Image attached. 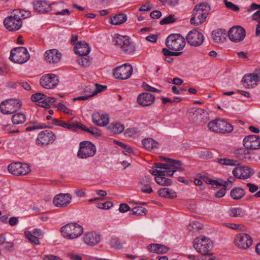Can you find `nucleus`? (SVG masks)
I'll return each mask as SVG.
<instances>
[{
  "mask_svg": "<svg viewBox=\"0 0 260 260\" xmlns=\"http://www.w3.org/2000/svg\"><path fill=\"white\" fill-rule=\"evenodd\" d=\"M30 14V11L19 9H14L11 15L4 19V25L9 31L17 30L22 26V20L28 18Z\"/></svg>",
  "mask_w": 260,
  "mask_h": 260,
  "instance_id": "f257e3e1",
  "label": "nucleus"
},
{
  "mask_svg": "<svg viewBox=\"0 0 260 260\" xmlns=\"http://www.w3.org/2000/svg\"><path fill=\"white\" fill-rule=\"evenodd\" d=\"M217 162L221 165L235 166L232 174L235 177L240 179H246L254 174V171L251 168L246 166H240L238 160L233 159L219 158Z\"/></svg>",
  "mask_w": 260,
  "mask_h": 260,
  "instance_id": "f03ea898",
  "label": "nucleus"
},
{
  "mask_svg": "<svg viewBox=\"0 0 260 260\" xmlns=\"http://www.w3.org/2000/svg\"><path fill=\"white\" fill-rule=\"evenodd\" d=\"M211 10L210 5L207 3L197 5L193 10L190 22L192 25L198 26L204 22Z\"/></svg>",
  "mask_w": 260,
  "mask_h": 260,
  "instance_id": "7ed1b4c3",
  "label": "nucleus"
},
{
  "mask_svg": "<svg viewBox=\"0 0 260 260\" xmlns=\"http://www.w3.org/2000/svg\"><path fill=\"white\" fill-rule=\"evenodd\" d=\"M62 236L67 239L73 240L80 236L83 233V228L75 222L68 223L60 229Z\"/></svg>",
  "mask_w": 260,
  "mask_h": 260,
  "instance_id": "20e7f679",
  "label": "nucleus"
},
{
  "mask_svg": "<svg viewBox=\"0 0 260 260\" xmlns=\"http://www.w3.org/2000/svg\"><path fill=\"white\" fill-rule=\"evenodd\" d=\"M208 127L214 133L226 134L233 131V126L224 119H216L209 122Z\"/></svg>",
  "mask_w": 260,
  "mask_h": 260,
  "instance_id": "39448f33",
  "label": "nucleus"
},
{
  "mask_svg": "<svg viewBox=\"0 0 260 260\" xmlns=\"http://www.w3.org/2000/svg\"><path fill=\"white\" fill-rule=\"evenodd\" d=\"M194 248L202 255H211L210 250L213 247L211 240L206 237L196 238L193 244Z\"/></svg>",
  "mask_w": 260,
  "mask_h": 260,
  "instance_id": "423d86ee",
  "label": "nucleus"
},
{
  "mask_svg": "<svg viewBox=\"0 0 260 260\" xmlns=\"http://www.w3.org/2000/svg\"><path fill=\"white\" fill-rule=\"evenodd\" d=\"M96 153L95 146L90 141H83L80 143L77 156L81 159L92 157Z\"/></svg>",
  "mask_w": 260,
  "mask_h": 260,
  "instance_id": "0eeeda50",
  "label": "nucleus"
},
{
  "mask_svg": "<svg viewBox=\"0 0 260 260\" xmlns=\"http://www.w3.org/2000/svg\"><path fill=\"white\" fill-rule=\"evenodd\" d=\"M21 106V103L18 99H10L1 103L0 110L3 114H11L19 110Z\"/></svg>",
  "mask_w": 260,
  "mask_h": 260,
  "instance_id": "6e6552de",
  "label": "nucleus"
},
{
  "mask_svg": "<svg viewBox=\"0 0 260 260\" xmlns=\"http://www.w3.org/2000/svg\"><path fill=\"white\" fill-rule=\"evenodd\" d=\"M168 49H183L186 45L185 39L180 34H172L166 40Z\"/></svg>",
  "mask_w": 260,
  "mask_h": 260,
  "instance_id": "1a4fd4ad",
  "label": "nucleus"
},
{
  "mask_svg": "<svg viewBox=\"0 0 260 260\" xmlns=\"http://www.w3.org/2000/svg\"><path fill=\"white\" fill-rule=\"evenodd\" d=\"M132 73V66L129 63H125L115 68L113 70V75L116 79L126 80L131 76Z\"/></svg>",
  "mask_w": 260,
  "mask_h": 260,
  "instance_id": "9d476101",
  "label": "nucleus"
},
{
  "mask_svg": "<svg viewBox=\"0 0 260 260\" xmlns=\"http://www.w3.org/2000/svg\"><path fill=\"white\" fill-rule=\"evenodd\" d=\"M56 139L54 133L50 130H45L40 132L36 139L39 145L47 146L52 144Z\"/></svg>",
  "mask_w": 260,
  "mask_h": 260,
  "instance_id": "9b49d317",
  "label": "nucleus"
},
{
  "mask_svg": "<svg viewBox=\"0 0 260 260\" xmlns=\"http://www.w3.org/2000/svg\"><path fill=\"white\" fill-rule=\"evenodd\" d=\"M8 169L10 173L16 176L25 175L30 171V167L28 164L19 162L11 163L8 166Z\"/></svg>",
  "mask_w": 260,
  "mask_h": 260,
  "instance_id": "f8f14e48",
  "label": "nucleus"
},
{
  "mask_svg": "<svg viewBox=\"0 0 260 260\" xmlns=\"http://www.w3.org/2000/svg\"><path fill=\"white\" fill-rule=\"evenodd\" d=\"M57 76L54 74H47L42 76L40 79L41 86L46 89H53L58 84Z\"/></svg>",
  "mask_w": 260,
  "mask_h": 260,
  "instance_id": "ddd939ff",
  "label": "nucleus"
},
{
  "mask_svg": "<svg viewBox=\"0 0 260 260\" xmlns=\"http://www.w3.org/2000/svg\"><path fill=\"white\" fill-rule=\"evenodd\" d=\"M30 58L28 50H11L10 59L14 63L22 64Z\"/></svg>",
  "mask_w": 260,
  "mask_h": 260,
  "instance_id": "4468645a",
  "label": "nucleus"
},
{
  "mask_svg": "<svg viewBox=\"0 0 260 260\" xmlns=\"http://www.w3.org/2000/svg\"><path fill=\"white\" fill-rule=\"evenodd\" d=\"M245 36V29L238 25L232 27L228 31L229 38L233 42H240L243 41Z\"/></svg>",
  "mask_w": 260,
  "mask_h": 260,
  "instance_id": "2eb2a0df",
  "label": "nucleus"
},
{
  "mask_svg": "<svg viewBox=\"0 0 260 260\" xmlns=\"http://www.w3.org/2000/svg\"><path fill=\"white\" fill-rule=\"evenodd\" d=\"M186 40L190 45L193 47H199L203 44L204 38L201 32L194 29L188 33L186 37Z\"/></svg>",
  "mask_w": 260,
  "mask_h": 260,
  "instance_id": "dca6fc26",
  "label": "nucleus"
},
{
  "mask_svg": "<svg viewBox=\"0 0 260 260\" xmlns=\"http://www.w3.org/2000/svg\"><path fill=\"white\" fill-rule=\"evenodd\" d=\"M234 241L236 245L244 249L248 248L252 244V239L249 235L245 233L237 234Z\"/></svg>",
  "mask_w": 260,
  "mask_h": 260,
  "instance_id": "f3484780",
  "label": "nucleus"
},
{
  "mask_svg": "<svg viewBox=\"0 0 260 260\" xmlns=\"http://www.w3.org/2000/svg\"><path fill=\"white\" fill-rule=\"evenodd\" d=\"M155 100L154 94L144 92L140 93L137 99L139 105L142 107H148L152 105Z\"/></svg>",
  "mask_w": 260,
  "mask_h": 260,
  "instance_id": "a211bd4d",
  "label": "nucleus"
},
{
  "mask_svg": "<svg viewBox=\"0 0 260 260\" xmlns=\"http://www.w3.org/2000/svg\"><path fill=\"white\" fill-rule=\"evenodd\" d=\"M72 196L70 193H59L53 199V204L56 207L63 208L71 202Z\"/></svg>",
  "mask_w": 260,
  "mask_h": 260,
  "instance_id": "6ab92c4d",
  "label": "nucleus"
},
{
  "mask_svg": "<svg viewBox=\"0 0 260 260\" xmlns=\"http://www.w3.org/2000/svg\"><path fill=\"white\" fill-rule=\"evenodd\" d=\"M163 160L166 161V163L161 162H155L153 167L158 169H162L164 170L172 169L171 167H175L178 168L180 165V161L175 160L165 157H162Z\"/></svg>",
  "mask_w": 260,
  "mask_h": 260,
  "instance_id": "aec40b11",
  "label": "nucleus"
},
{
  "mask_svg": "<svg viewBox=\"0 0 260 260\" xmlns=\"http://www.w3.org/2000/svg\"><path fill=\"white\" fill-rule=\"evenodd\" d=\"M74 50L76 54L81 56L77 60L78 63L82 67H88L90 64L91 60L87 55L89 54L91 50H86L85 52L83 50Z\"/></svg>",
  "mask_w": 260,
  "mask_h": 260,
  "instance_id": "412c9836",
  "label": "nucleus"
},
{
  "mask_svg": "<svg viewBox=\"0 0 260 260\" xmlns=\"http://www.w3.org/2000/svg\"><path fill=\"white\" fill-rule=\"evenodd\" d=\"M115 45L120 48H127L131 46L132 42L130 38L126 36L116 34L113 39Z\"/></svg>",
  "mask_w": 260,
  "mask_h": 260,
  "instance_id": "4be33fe9",
  "label": "nucleus"
},
{
  "mask_svg": "<svg viewBox=\"0 0 260 260\" xmlns=\"http://www.w3.org/2000/svg\"><path fill=\"white\" fill-rule=\"evenodd\" d=\"M57 3H53L51 4H48L46 1H39L34 2L33 3L34 10L40 13H44L50 11L52 6Z\"/></svg>",
  "mask_w": 260,
  "mask_h": 260,
  "instance_id": "5701e85b",
  "label": "nucleus"
},
{
  "mask_svg": "<svg viewBox=\"0 0 260 260\" xmlns=\"http://www.w3.org/2000/svg\"><path fill=\"white\" fill-rule=\"evenodd\" d=\"M101 239V235L94 232L87 233L83 237L84 242L91 246L98 244Z\"/></svg>",
  "mask_w": 260,
  "mask_h": 260,
  "instance_id": "b1692460",
  "label": "nucleus"
},
{
  "mask_svg": "<svg viewBox=\"0 0 260 260\" xmlns=\"http://www.w3.org/2000/svg\"><path fill=\"white\" fill-rule=\"evenodd\" d=\"M92 119L93 122L100 126H104L109 123V116L108 114H102L99 112H96L92 114Z\"/></svg>",
  "mask_w": 260,
  "mask_h": 260,
  "instance_id": "393cba45",
  "label": "nucleus"
},
{
  "mask_svg": "<svg viewBox=\"0 0 260 260\" xmlns=\"http://www.w3.org/2000/svg\"><path fill=\"white\" fill-rule=\"evenodd\" d=\"M44 56L46 60L49 63H57L60 60L61 54L58 50H47Z\"/></svg>",
  "mask_w": 260,
  "mask_h": 260,
  "instance_id": "a878e982",
  "label": "nucleus"
},
{
  "mask_svg": "<svg viewBox=\"0 0 260 260\" xmlns=\"http://www.w3.org/2000/svg\"><path fill=\"white\" fill-rule=\"evenodd\" d=\"M78 36L76 35H72L71 39V43L74 44L73 49H91V47L89 44L86 42L85 41H78L75 43L78 40Z\"/></svg>",
  "mask_w": 260,
  "mask_h": 260,
  "instance_id": "bb28decb",
  "label": "nucleus"
},
{
  "mask_svg": "<svg viewBox=\"0 0 260 260\" xmlns=\"http://www.w3.org/2000/svg\"><path fill=\"white\" fill-rule=\"evenodd\" d=\"M157 193L161 197L170 199H173L177 197L176 192L169 188H161L158 190Z\"/></svg>",
  "mask_w": 260,
  "mask_h": 260,
  "instance_id": "cd10ccee",
  "label": "nucleus"
},
{
  "mask_svg": "<svg viewBox=\"0 0 260 260\" xmlns=\"http://www.w3.org/2000/svg\"><path fill=\"white\" fill-rule=\"evenodd\" d=\"M107 128L110 133H112L115 134H119L124 131V126L120 122H115L111 123Z\"/></svg>",
  "mask_w": 260,
  "mask_h": 260,
  "instance_id": "c85d7f7f",
  "label": "nucleus"
},
{
  "mask_svg": "<svg viewBox=\"0 0 260 260\" xmlns=\"http://www.w3.org/2000/svg\"><path fill=\"white\" fill-rule=\"evenodd\" d=\"M127 20V16L122 13L116 14L110 18L109 22L113 25H119L125 22Z\"/></svg>",
  "mask_w": 260,
  "mask_h": 260,
  "instance_id": "c756f323",
  "label": "nucleus"
},
{
  "mask_svg": "<svg viewBox=\"0 0 260 260\" xmlns=\"http://www.w3.org/2000/svg\"><path fill=\"white\" fill-rule=\"evenodd\" d=\"M143 147L148 150H152L158 147V142L152 138H145L142 141Z\"/></svg>",
  "mask_w": 260,
  "mask_h": 260,
  "instance_id": "7c9ffc66",
  "label": "nucleus"
},
{
  "mask_svg": "<svg viewBox=\"0 0 260 260\" xmlns=\"http://www.w3.org/2000/svg\"><path fill=\"white\" fill-rule=\"evenodd\" d=\"M242 81L243 85L248 88L252 86L254 82H258L254 73L245 75L243 78Z\"/></svg>",
  "mask_w": 260,
  "mask_h": 260,
  "instance_id": "2f4dec72",
  "label": "nucleus"
},
{
  "mask_svg": "<svg viewBox=\"0 0 260 260\" xmlns=\"http://www.w3.org/2000/svg\"><path fill=\"white\" fill-rule=\"evenodd\" d=\"M231 197L236 200L241 199L245 194L244 189L240 187L233 188L230 192Z\"/></svg>",
  "mask_w": 260,
  "mask_h": 260,
  "instance_id": "473e14b6",
  "label": "nucleus"
},
{
  "mask_svg": "<svg viewBox=\"0 0 260 260\" xmlns=\"http://www.w3.org/2000/svg\"><path fill=\"white\" fill-rule=\"evenodd\" d=\"M56 102V99L53 97L47 96L45 95V97H43V100L40 102V104L38 105L40 107L49 109L50 108V105L54 104Z\"/></svg>",
  "mask_w": 260,
  "mask_h": 260,
  "instance_id": "72a5a7b5",
  "label": "nucleus"
},
{
  "mask_svg": "<svg viewBox=\"0 0 260 260\" xmlns=\"http://www.w3.org/2000/svg\"><path fill=\"white\" fill-rule=\"evenodd\" d=\"M162 53L165 56V60L169 63H171L173 60L172 56H179L182 54V52H174L170 50H162Z\"/></svg>",
  "mask_w": 260,
  "mask_h": 260,
  "instance_id": "f704fd0d",
  "label": "nucleus"
},
{
  "mask_svg": "<svg viewBox=\"0 0 260 260\" xmlns=\"http://www.w3.org/2000/svg\"><path fill=\"white\" fill-rule=\"evenodd\" d=\"M79 129H81L82 130L88 132L95 137L100 136L102 134L101 131L98 128L94 127H90L87 128L81 122H80Z\"/></svg>",
  "mask_w": 260,
  "mask_h": 260,
  "instance_id": "c9c22d12",
  "label": "nucleus"
},
{
  "mask_svg": "<svg viewBox=\"0 0 260 260\" xmlns=\"http://www.w3.org/2000/svg\"><path fill=\"white\" fill-rule=\"evenodd\" d=\"M26 120V116L22 113H17L12 117V121L14 124L23 123Z\"/></svg>",
  "mask_w": 260,
  "mask_h": 260,
  "instance_id": "e433bc0d",
  "label": "nucleus"
},
{
  "mask_svg": "<svg viewBox=\"0 0 260 260\" xmlns=\"http://www.w3.org/2000/svg\"><path fill=\"white\" fill-rule=\"evenodd\" d=\"M246 149L245 148H240L235 150L234 154L237 158L240 160H243L248 157L249 153Z\"/></svg>",
  "mask_w": 260,
  "mask_h": 260,
  "instance_id": "4c0bfd02",
  "label": "nucleus"
},
{
  "mask_svg": "<svg viewBox=\"0 0 260 260\" xmlns=\"http://www.w3.org/2000/svg\"><path fill=\"white\" fill-rule=\"evenodd\" d=\"M204 180L205 182L208 184H211L213 186H220L223 187H226L228 185V183L226 181L222 180L220 182L217 180L212 179L210 178L206 177L204 178Z\"/></svg>",
  "mask_w": 260,
  "mask_h": 260,
  "instance_id": "58836bf2",
  "label": "nucleus"
},
{
  "mask_svg": "<svg viewBox=\"0 0 260 260\" xmlns=\"http://www.w3.org/2000/svg\"><path fill=\"white\" fill-rule=\"evenodd\" d=\"M79 124L80 122L76 121H73V122L70 123L64 121H62L60 126H62L68 129L76 131L78 129H79Z\"/></svg>",
  "mask_w": 260,
  "mask_h": 260,
  "instance_id": "ea45409f",
  "label": "nucleus"
},
{
  "mask_svg": "<svg viewBox=\"0 0 260 260\" xmlns=\"http://www.w3.org/2000/svg\"><path fill=\"white\" fill-rule=\"evenodd\" d=\"M245 211L242 208H231L229 215L232 217H241L244 215Z\"/></svg>",
  "mask_w": 260,
  "mask_h": 260,
  "instance_id": "a19ab883",
  "label": "nucleus"
},
{
  "mask_svg": "<svg viewBox=\"0 0 260 260\" xmlns=\"http://www.w3.org/2000/svg\"><path fill=\"white\" fill-rule=\"evenodd\" d=\"M110 245L112 248L117 249H122L123 247V243L120 242L119 238L116 237L111 238Z\"/></svg>",
  "mask_w": 260,
  "mask_h": 260,
  "instance_id": "79ce46f5",
  "label": "nucleus"
},
{
  "mask_svg": "<svg viewBox=\"0 0 260 260\" xmlns=\"http://www.w3.org/2000/svg\"><path fill=\"white\" fill-rule=\"evenodd\" d=\"M154 180L156 182L161 186H170L172 184V181L170 179L167 178L166 177H162L160 178L159 177H155Z\"/></svg>",
  "mask_w": 260,
  "mask_h": 260,
  "instance_id": "37998d69",
  "label": "nucleus"
},
{
  "mask_svg": "<svg viewBox=\"0 0 260 260\" xmlns=\"http://www.w3.org/2000/svg\"><path fill=\"white\" fill-rule=\"evenodd\" d=\"M95 88H93L92 87V89H90V88H89V89L91 90L90 93L91 95H92V96L99 92L104 91L107 88L106 85H103L99 84H95Z\"/></svg>",
  "mask_w": 260,
  "mask_h": 260,
  "instance_id": "c03bdc74",
  "label": "nucleus"
},
{
  "mask_svg": "<svg viewBox=\"0 0 260 260\" xmlns=\"http://www.w3.org/2000/svg\"><path fill=\"white\" fill-rule=\"evenodd\" d=\"M212 36L215 42H222V41L225 39L222 32H221V30L218 29L213 31Z\"/></svg>",
  "mask_w": 260,
  "mask_h": 260,
  "instance_id": "a18cd8bd",
  "label": "nucleus"
},
{
  "mask_svg": "<svg viewBox=\"0 0 260 260\" xmlns=\"http://www.w3.org/2000/svg\"><path fill=\"white\" fill-rule=\"evenodd\" d=\"M133 214L137 215H144L147 212V210L142 206H137L132 209Z\"/></svg>",
  "mask_w": 260,
  "mask_h": 260,
  "instance_id": "49530a36",
  "label": "nucleus"
},
{
  "mask_svg": "<svg viewBox=\"0 0 260 260\" xmlns=\"http://www.w3.org/2000/svg\"><path fill=\"white\" fill-rule=\"evenodd\" d=\"M25 237L28 239V240L31 243H34L36 245L39 244V240L37 237L36 235H34L29 231H27L25 232Z\"/></svg>",
  "mask_w": 260,
  "mask_h": 260,
  "instance_id": "de8ad7c7",
  "label": "nucleus"
},
{
  "mask_svg": "<svg viewBox=\"0 0 260 260\" xmlns=\"http://www.w3.org/2000/svg\"><path fill=\"white\" fill-rule=\"evenodd\" d=\"M249 142L246 143L245 148L247 149L255 150L260 148V137L259 140H256L254 142L250 143Z\"/></svg>",
  "mask_w": 260,
  "mask_h": 260,
  "instance_id": "09e8293b",
  "label": "nucleus"
},
{
  "mask_svg": "<svg viewBox=\"0 0 260 260\" xmlns=\"http://www.w3.org/2000/svg\"><path fill=\"white\" fill-rule=\"evenodd\" d=\"M176 19L175 15L171 14L169 15L168 17L161 19L159 22V24L160 25L168 24L174 22L175 21H176Z\"/></svg>",
  "mask_w": 260,
  "mask_h": 260,
  "instance_id": "8fccbe9b",
  "label": "nucleus"
},
{
  "mask_svg": "<svg viewBox=\"0 0 260 260\" xmlns=\"http://www.w3.org/2000/svg\"><path fill=\"white\" fill-rule=\"evenodd\" d=\"M182 165V162L180 161V165H179L178 168H176L175 167H171L172 169H165V171L167 173L168 176H173L174 173L176 171H178L180 172H182L184 171V169L181 167Z\"/></svg>",
  "mask_w": 260,
  "mask_h": 260,
  "instance_id": "3c124183",
  "label": "nucleus"
},
{
  "mask_svg": "<svg viewBox=\"0 0 260 260\" xmlns=\"http://www.w3.org/2000/svg\"><path fill=\"white\" fill-rule=\"evenodd\" d=\"M206 113V111L202 109H198L195 111V112L193 113V115L194 116V118H196L197 120H199L200 121H202L204 120V118L203 115H204Z\"/></svg>",
  "mask_w": 260,
  "mask_h": 260,
  "instance_id": "603ef678",
  "label": "nucleus"
},
{
  "mask_svg": "<svg viewBox=\"0 0 260 260\" xmlns=\"http://www.w3.org/2000/svg\"><path fill=\"white\" fill-rule=\"evenodd\" d=\"M259 137L260 136H257L254 135H249L245 137L243 140V143L244 147H246V143H247V142H249V144H250L253 142H254L256 140H258V139L259 140Z\"/></svg>",
  "mask_w": 260,
  "mask_h": 260,
  "instance_id": "864d4df0",
  "label": "nucleus"
},
{
  "mask_svg": "<svg viewBox=\"0 0 260 260\" xmlns=\"http://www.w3.org/2000/svg\"><path fill=\"white\" fill-rule=\"evenodd\" d=\"M43 97H45V94L37 92L35 94H33L31 96V100L34 102H38V104H40V102H41L42 100H43Z\"/></svg>",
  "mask_w": 260,
  "mask_h": 260,
  "instance_id": "5fc2aeb1",
  "label": "nucleus"
},
{
  "mask_svg": "<svg viewBox=\"0 0 260 260\" xmlns=\"http://www.w3.org/2000/svg\"><path fill=\"white\" fill-rule=\"evenodd\" d=\"M55 106L57 108V109L65 113H67L69 115H72V111L70 109H68L64 104L61 103H57L56 105H55Z\"/></svg>",
  "mask_w": 260,
  "mask_h": 260,
  "instance_id": "6e6d98bb",
  "label": "nucleus"
},
{
  "mask_svg": "<svg viewBox=\"0 0 260 260\" xmlns=\"http://www.w3.org/2000/svg\"><path fill=\"white\" fill-rule=\"evenodd\" d=\"M47 127L50 128L51 127L48 126L47 125H35L29 124V125L25 128V131L26 132H30V131H32L36 130V129H43V128H47Z\"/></svg>",
  "mask_w": 260,
  "mask_h": 260,
  "instance_id": "4d7b16f0",
  "label": "nucleus"
},
{
  "mask_svg": "<svg viewBox=\"0 0 260 260\" xmlns=\"http://www.w3.org/2000/svg\"><path fill=\"white\" fill-rule=\"evenodd\" d=\"M156 249L157 254H165L169 250L170 248L165 245L157 244Z\"/></svg>",
  "mask_w": 260,
  "mask_h": 260,
  "instance_id": "13d9d810",
  "label": "nucleus"
},
{
  "mask_svg": "<svg viewBox=\"0 0 260 260\" xmlns=\"http://www.w3.org/2000/svg\"><path fill=\"white\" fill-rule=\"evenodd\" d=\"M113 206V203L111 202L107 201L105 203H99L96 205V207L101 209H109Z\"/></svg>",
  "mask_w": 260,
  "mask_h": 260,
  "instance_id": "bf43d9fd",
  "label": "nucleus"
},
{
  "mask_svg": "<svg viewBox=\"0 0 260 260\" xmlns=\"http://www.w3.org/2000/svg\"><path fill=\"white\" fill-rule=\"evenodd\" d=\"M10 67L7 64L0 65V75H5L9 73Z\"/></svg>",
  "mask_w": 260,
  "mask_h": 260,
  "instance_id": "052dcab7",
  "label": "nucleus"
},
{
  "mask_svg": "<svg viewBox=\"0 0 260 260\" xmlns=\"http://www.w3.org/2000/svg\"><path fill=\"white\" fill-rule=\"evenodd\" d=\"M201 224L198 221H192L189 223L188 230L190 231H193L195 229L201 228Z\"/></svg>",
  "mask_w": 260,
  "mask_h": 260,
  "instance_id": "680f3d73",
  "label": "nucleus"
},
{
  "mask_svg": "<svg viewBox=\"0 0 260 260\" xmlns=\"http://www.w3.org/2000/svg\"><path fill=\"white\" fill-rule=\"evenodd\" d=\"M228 185L226 187H223L218 191H217L215 194V197L216 198H221L224 197L225 194L226 190L229 189L228 188Z\"/></svg>",
  "mask_w": 260,
  "mask_h": 260,
  "instance_id": "e2e57ef3",
  "label": "nucleus"
},
{
  "mask_svg": "<svg viewBox=\"0 0 260 260\" xmlns=\"http://www.w3.org/2000/svg\"><path fill=\"white\" fill-rule=\"evenodd\" d=\"M143 87L146 91L154 92H160V90H159L156 88L153 87L147 83H144L143 85Z\"/></svg>",
  "mask_w": 260,
  "mask_h": 260,
  "instance_id": "0e129e2a",
  "label": "nucleus"
},
{
  "mask_svg": "<svg viewBox=\"0 0 260 260\" xmlns=\"http://www.w3.org/2000/svg\"><path fill=\"white\" fill-rule=\"evenodd\" d=\"M152 4L147 3L142 5L139 9V11H148L152 8Z\"/></svg>",
  "mask_w": 260,
  "mask_h": 260,
  "instance_id": "69168bd1",
  "label": "nucleus"
},
{
  "mask_svg": "<svg viewBox=\"0 0 260 260\" xmlns=\"http://www.w3.org/2000/svg\"><path fill=\"white\" fill-rule=\"evenodd\" d=\"M225 7L228 9L234 11H238L239 10V6L235 5L232 2L226 3Z\"/></svg>",
  "mask_w": 260,
  "mask_h": 260,
  "instance_id": "338daca9",
  "label": "nucleus"
},
{
  "mask_svg": "<svg viewBox=\"0 0 260 260\" xmlns=\"http://www.w3.org/2000/svg\"><path fill=\"white\" fill-rule=\"evenodd\" d=\"M141 191L146 193H150L152 192V188L148 184H145L142 187Z\"/></svg>",
  "mask_w": 260,
  "mask_h": 260,
  "instance_id": "774afa93",
  "label": "nucleus"
}]
</instances>
